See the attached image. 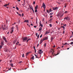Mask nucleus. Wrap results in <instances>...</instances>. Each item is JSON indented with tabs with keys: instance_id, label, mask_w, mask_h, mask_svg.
Returning <instances> with one entry per match:
<instances>
[{
	"instance_id": "obj_42",
	"label": "nucleus",
	"mask_w": 73,
	"mask_h": 73,
	"mask_svg": "<svg viewBox=\"0 0 73 73\" xmlns=\"http://www.w3.org/2000/svg\"><path fill=\"white\" fill-rule=\"evenodd\" d=\"M32 9L33 13H35V11H34V10H33V9Z\"/></svg>"
},
{
	"instance_id": "obj_29",
	"label": "nucleus",
	"mask_w": 73,
	"mask_h": 73,
	"mask_svg": "<svg viewBox=\"0 0 73 73\" xmlns=\"http://www.w3.org/2000/svg\"><path fill=\"white\" fill-rule=\"evenodd\" d=\"M53 14V13H50L49 15H52Z\"/></svg>"
},
{
	"instance_id": "obj_50",
	"label": "nucleus",
	"mask_w": 73,
	"mask_h": 73,
	"mask_svg": "<svg viewBox=\"0 0 73 73\" xmlns=\"http://www.w3.org/2000/svg\"><path fill=\"white\" fill-rule=\"evenodd\" d=\"M40 26H41V27H43V25H42V24H41Z\"/></svg>"
},
{
	"instance_id": "obj_15",
	"label": "nucleus",
	"mask_w": 73,
	"mask_h": 73,
	"mask_svg": "<svg viewBox=\"0 0 73 73\" xmlns=\"http://www.w3.org/2000/svg\"><path fill=\"white\" fill-rule=\"evenodd\" d=\"M29 7H30V8L31 9H33V7H32V6H31L30 5Z\"/></svg>"
},
{
	"instance_id": "obj_23",
	"label": "nucleus",
	"mask_w": 73,
	"mask_h": 73,
	"mask_svg": "<svg viewBox=\"0 0 73 73\" xmlns=\"http://www.w3.org/2000/svg\"><path fill=\"white\" fill-rule=\"evenodd\" d=\"M48 39V37H45L44 38V40H47Z\"/></svg>"
},
{
	"instance_id": "obj_59",
	"label": "nucleus",
	"mask_w": 73,
	"mask_h": 73,
	"mask_svg": "<svg viewBox=\"0 0 73 73\" xmlns=\"http://www.w3.org/2000/svg\"><path fill=\"white\" fill-rule=\"evenodd\" d=\"M33 4H35V1H34L33 2Z\"/></svg>"
},
{
	"instance_id": "obj_30",
	"label": "nucleus",
	"mask_w": 73,
	"mask_h": 73,
	"mask_svg": "<svg viewBox=\"0 0 73 73\" xmlns=\"http://www.w3.org/2000/svg\"><path fill=\"white\" fill-rule=\"evenodd\" d=\"M16 9H17V11H19V8H18V7H16Z\"/></svg>"
},
{
	"instance_id": "obj_36",
	"label": "nucleus",
	"mask_w": 73,
	"mask_h": 73,
	"mask_svg": "<svg viewBox=\"0 0 73 73\" xmlns=\"http://www.w3.org/2000/svg\"><path fill=\"white\" fill-rule=\"evenodd\" d=\"M3 47V46L2 45L0 46V49H1V48H2Z\"/></svg>"
},
{
	"instance_id": "obj_46",
	"label": "nucleus",
	"mask_w": 73,
	"mask_h": 73,
	"mask_svg": "<svg viewBox=\"0 0 73 73\" xmlns=\"http://www.w3.org/2000/svg\"><path fill=\"white\" fill-rule=\"evenodd\" d=\"M3 30H5V28H3Z\"/></svg>"
},
{
	"instance_id": "obj_32",
	"label": "nucleus",
	"mask_w": 73,
	"mask_h": 73,
	"mask_svg": "<svg viewBox=\"0 0 73 73\" xmlns=\"http://www.w3.org/2000/svg\"><path fill=\"white\" fill-rule=\"evenodd\" d=\"M42 51V50H41V49H40V50H39L38 52H41V51Z\"/></svg>"
},
{
	"instance_id": "obj_26",
	"label": "nucleus",
	"mask_w": 73,
	"mask_h": 73,
	"mask_svg": "<svg viewBox=\"0 0 73 73\" xmlns=\"http://www.w3.org/2000/svg\"><path fill=\"white\" fill-rule=\"evenodd\" d=\"M31 59L33 60H34V56H33L31 57Z\"/></svg>"
},
{
	"instance_id": "obj_44",
	"label": "nucleus",
	"mask_w": 73,
	"mask_h": 73,
	"mask_svg": "<svg viewBox=\"0 0 73 73\" xmlns=\"http://www.w3.org/2000/svg\"><path fill=\"white\" fill-rule=\"evenodd\" d=\"M34 49V50H36V48H35V46H34V47L33 48Z\"/></svg>"
},
{
	"instance_id": "obj_53",
	"label": "nucleus",
	"mask_w": 73,
	"mask_h": 73,
	"mask_svg": "<svg viewBox=\"0 0 73 73\" xmlns=\"http://www.w3.org/2000/svg\"><path fill=\"white\" fill-rule=\"evenodd\" d=\"M50 29H49L47 32H50Z\"/></svg>"
},
{
	"instance_id": "obj_13",
	"label": "nucleus",
	"mask_w": 73,
	"mask_h": 73,
	"mask_svg": "<svg viewBox=\"0 0 73 73\" xmlns=\"http://www.w3.org/2000/svg\"><path fill=\"white\" fill-rule=\"evenodd\" d=\"M10 65H11V66L12 67H13V64H12V63H11L10 64Z\"/></svg>"
},
{
	"instance_id": "obj_47",
	"label": "nucleus",
	"mask_w": 73,
	"mask_h": 73,
	"mask_svg": "<svg viewBox=\"0 0 73 73\" xmlns=\"http://www.w3.org/2000/svg\"><path fill=\"white\" fill-rule=\"evenodd\" d=\"M52 18L50 19V21H51L52 20Z\"/></svg>"
},
{
	"instance_id": "obj_12",
	"label": "nucleus",
	"mask_w": 73,
	"mask_h": 73,
	"mask_svg": "<svg viewBox=\"0 0 73 73\" xmlns=\"http://www.w3.org/2000/svg\"><path fill=\"white\" fill-rule=\"evenodd\" d=\"M29 52L27 53L26 54V56H27L29 55Z\"/></svg>"
},
{
	"instance_id": "obj_6",
	"label": "nucleus",
	"mask_w": 73,
	"mask_h": 73,
	"mask_svg": "<svg viewBox=\"0 0 73 73\" xmlns=\"http://www.w3.org/2000/svg\"><path fill=\"white\" fill-rule=\"evenodd\" d=\"M9 51V50L7 49H6L5 50V52H8Z\"/></svg>"
},
{
	"instance_id": "obj_10",
	"label": "nucleus",
	"mask_w": 73,
	"mask_h": 73,
	"mask_svg": "<svg viewBox=\"0 0 73 73\" xmlns=\"http://www.w3.org/2000/svg\"><path fill=\"white\" fill-rule=\"evenodd\" d=\"M50 33V31H49V32L46 31L45 35H47V34H48V33Z\"/></svg>"
},
{
	"instance_id": "obj_21",
	"label": "nucleus",
	"mask_w": 73,
	"mask_h": 73,
	"mask_svg": "<svg viewBox=\"0 0 73 73\" xmlns=\"http://www.w3.org/2000/svg\"><path fill=\"white\" fill-rule=\"evenodd\" d=\"M61 28H63V30H64L65 29V27H64V26H61Z\"/></svg>"
},
{
	"instance_id": "obj_4",
	"label": "nucleus",
	"mask_w": 73,
	"mask_h": 73,
	"mask_svg": "<svg viewBox=\"0 0 73 73\" xmlns=\"http://www.w3.org/2000/svg\"><path fill=\"white\" fill-rule=\"evenodd\" d=\"M58 8V7H53L52 9H53V10L56 11V10H57Z\"/></svg>"
},
{
	"instance_id": "obj_5",
	"label": "nucleus",
	"mask_w": 73,
	"mask_h": 73,
	"mask_svg": "<svg viewBox=\"0 0 73 73\" xmlns=\"http://www.w3.org/2000/svg\"><path fill=\"white\" fill-rule=\"evenodd\" d=\"M54 51H53V52H52V55H53V54H54ZM58 54H59V53H58L56 54H54V55L53 56H56V55H58Z\"/></svg>"
},
{
	"instance_id": "obj_61",
	"label": "nucleus",
	"mask_w": 73,
	"mask_h": 73,
	"mask_svg": "<svg viewBox=\"0 0 73 73\" xmlns=\"http://www.w3.org/2000/svg\"><path fill=\"white\" fill-rule=\"evenodd\" d=\"M52 33H53L54 32V31L53 30L52 31Z\"/></svg>"
},
{
	"instance_id": "obj_56",
	"label": "nucleus",
	"mask_w": 73,
	"mask_h": 73,
	"mask_svg": "<svg viewBox=\"0 0 73 73\" xmlns=\"http://www.w3.org/2000/svg\"><path fill=\"white\" fill-rule=\"evenodd\" d=\"M40 38H41V37H42V35H41L40 36Z\"/></svg>"
},
{
	"instance_id": "obj_8",
	"label": "nucleus",
	"mask_w": 73,
	"mask_h": 73,
	"mask_svg": "<svg viewBox=\"0 0 73 73\" xmlns=\"http://www.w3.org/2000/svg\"><path fill=\"white\" fill-rule=\"evenodd\" d=\"M9 5V3H8V4H6L5 5H4L3 6L4 7H7L8 5Z\"/></svg>"
},
{
	"instance_id": "obj_43",
	"label": "nucleus",
	"mask_w": 73,
	"mask_h": 73,
	"mask_svg": "<svg viewBox=\"0 0 73 73\" xmlns=\"http://www.w3.org/2000/svg\"><path fill=\"white\" fill-rule=\"evenodd\" d=\"M68 13V11H65L64 12V13Z\"/></svg>"
},
{
	"instance_id": "obj_34",
	"label": "nucleus",
	"mask_w": 73,
	"mask_h": 73,
	"mask_svg": "<svg viewBox=\"0 0 73 73\" xmlns=\"http://www.w3.org/2000/svg\"><path fill=\"white\" fill-rule=\"evenodd\" d=\"M37 12V9H35V12L36 13Z\"/></svg>"
},
{
	"instance_id": "obj_20",
	"label": "nucleus",
	"mask_w": 73,
	"mask_h": 73,
	"mask_svg": "<svg viewBox=\"0 0 73 73\" xmlns=\"http://www.w3.org/2000/svg\"><path fill=\"white\" fill-rule=\"evenodd\" d=\"M53 40V37H51V41H52Z\"/></svg>"
},
{
	"instance_id": "obj_55",
	"label": "nucleus",
	"mask_w": 73,
	"mask_h": 73,
	"mask_svg": "<svg viewBox=\"0 0 73 73\" xmlns=\"http://www.w3.org/2000/svg\"><path fill=\"white\" fill-rule=\"evenodd\" d=\"M19 15L20 16H21V14H19Z\"/></svg>"
},
{
	"instance_id": "obj_58",
	"label": "nucleus",
	"mask_w": 73,
	"mask_h": 73,
	"mask_svg": "<svg viewBox=\"0 0 73 73\" xmlns=\"http://www.w3.org/2000/svg\"><path fill=\"white\" fill-rule=\"evenodd\" d=\"M58 30L59 31H60V28H58Z\"/></svg>"
},
{
	"instance_id": "obj_60",
	"label": "nucleus",
	"mask_w": 73,
	"mask_h": 73,
	"mask_svg": "<svg viewBox=\"0 0 73 73\" xmlns=\"http://www.w3.org/2000/svg\"><path fill=\"white\" fill-rule=\"evenodd\" d=\"M73 37V36H70V38H71V37Z\"/></svg>"
},
{
	"instance_id": "obj_41",
	"label": "nucleus",
	"mask_w": 73,
	"mask_h": 73,
	"mask_svg": "<svg viewBox=\"0 0 73 73\" xmlns=\"http://www.w3.org/2000/svg\"><path fill=\"white\" fill-rule=\"evenodd\" d=\"M46 46V43H45L44 44V46L45 48Z\"/></svg>"
},
{
	"instance_id": "obj_54",
	"label": "nucleus",
	"mask_w": 73,
	"mask_h": 73,
	"mask_svg": "<svg viewBox=\"0 0 73 73\" xmlns=\"http://www.w3.org/2000/svg\"><path fill=\"white\" fill-rule=\"evenodd\" d=\"M22 16H24V14L23 13H22Z\"/></svg>"
},
{
	"instance_id": "obj_22",
	"label": "nucleus",
	"mask_w": 73,
	"mask_h": 73,
	"mask_svg": "<svg viewBox=\"0 0 73 73\" xmlns=\"http://www.w3.org/2000/svg\"><path fill=\"white\" fill-rule=\"evenodd\" d=\"M67 5V4L66 3H65L64 5V8H66V5Z\"/></svg>"
},
{
	"instance_id": "obj_31",
	"label": "nucleus",
	"mask_w": 73,
	"mask_h": 73,
	"mask_svg": "<svg viewBox=\"0 0 73 73\" xmlns=\"http://www.w3.org/2000/svg\"><path fill=\"white\" fill-rule=\"evenodd\" d=\"M22 57H25V56H24V54H23Z\"/></svg>"
},
{
	"instance_id": "obj_7",
	"label": "nucleus",
	"mask_w": 73,
	"mask_h": 73,
	"mask_svg": "<svg viewBox=\"0 0 73 73\" xmlns=\"http://www.w3.org/2000/svg\"><path fill=\"white\" fill-rule=\"evenodd\" d=\"M3 39L5 41V42H7V39H6V38H5V37H3Z\"/></svg>"
},
{
	"instance_id": "obj_51",
	"label": "nucleus",
	"mask_w": 73,
	"mask_h": 73,
	"mask_svg": "<svg viewBox=\"0 0 73 73\" xmlns=\"http://www.w3.org/2000/svg\"><path fill=\"white\" fill-rule=\"evenodd\" d=\"M39 35H38L37 36L38 39V38H39Z\"/></svg>"
},
{
	"instance_id": "obj_52",
	"label": "nucleus",
	"mask_w": 73,
	"mask_h": 73,
	"mask_svg": "<svg viewBox=\"0 0 73 73\" xmlns=\"http://www.w3.org/2000/svg\"><path fill=\"white\" fill-rule=\"evenodd\" d=\"M34 27L35 28H37V26H34Z\"/></svg>"
},
{
	"instance_id": "obj_48",
	"label": "nucleus",
	"mask_w": 73,
	"mask_h": 73,
	"mask_svg": "<svg viewBox=\"0 0 73 73\" xmlns=\"http://www.w3.org/2000/svg\"><path fill=\"white\" fill-rule=\"evenodd\" d=\"M63 25H64V27H66V24Z\"/></svg>"
},
{
	"instance_id": "obj_27",
	"label": "nucleus",
	"mask_w": 73,
	"mask_h": 73,
	"mask_svg": "<svg viewBox=\"0 0 73 73\" xmlns=\"http://www.w3.org/2000/svg\"><path fill=\"white\" fill-rule=\"evenodd\" d=\"M16 29H17V30L18 31V30H19V29L18 28V26H16Z\"/></svg>"
},
{
	"instance_id": "obj_16",
	"label": "nucleus",
	"mask_w": 73,
	"mask_h": 73,
	"mask_svg": "<svg viewBox=\"0 0 73 73\" xmlns=\"http://www.w3.org/2000/svg\"><path fill=\"white\" fill-rule=\"evenodd\" d=\"M38 8V5H36V7H35V9H37Z\"/></svg>"
},
{
	"instance_id": "obj_3",
	"label": "nucleus",
	"mask_w": 73,
	"mask_h": 73,
	"mask_svg": "<svg viewBox=\"0 0 73 73\" xmlns=\"http://www.w3.org/2000/svg\"><path fill=\"white\" fill-rule=\"evenodd\" d=\"M42 7H43L44 8V11H45V8H46V6L44 3H43V4L42 5Z\"/></svg>"
},
{
	"instance_id": "obj_11",
	"label": "nucleus",
	"mask_w": 73,
	"mask_h": 73,
	"mask_svg": "<svg viewBox=\"0 0 73 73\" xmlns=\"http://www.w3.org/2000/svg\"><path fill=\"white\" fill-rule=\"evenodd\" d=\"M41 30H42V28H41V27H40L39 28V29L38 30V31H41Z\"/></svg>"
},
{
	"instance_id": "obj_28",
	"label": "nucleus",
	"mask_w": 73,
	"mask_h": 73,
	"mask_svg": "<svg viewBox=\"0 0 73 73\" xmlns=\"http://www.w3.org/2000/svg\"><path fill=\"white\" fill-rule=\"evenodd\" d=\"M19 44V42H17L16 44V45H16V46H17V44Z\"/></svg>"
},
{
	"instance_id": "obj_33",
	"label": "nucleus",
	"mask_w": 73,
	"mask_h": 73,
	"mask_svg": "<svg viewBox=\"0 0 73 73\" xmlns=\"http://www.w3.org/2000/svg\"><path fill=\"white\" fill-rule=\"evenodd\" d=\"M50 27H52V25L51 24H50L49 25Z\"/></svg>"
},
{
	"instance_id": "obj_18",
	"label": "nucleus",
	"mask_w": 73,
	"mask_h": 73,
	"mask_svg": "<svg viewBox=\"0 0 73 73\" xmlns=\"http://www.w3.org/2000/svg\"><path fill=\"white\" fill-rule=\"evenodd\" d=\"M44 40H45L44 39V38L41 39L40 40H41L42 42H43V41H44Z\"/></svg>"
},
{
	"instance_id": "obj_38",
	"label": "nucleus",
	"mask_w": 73,
	"mask_h": 73,
	"mask_svg": "<svg viewBox=\"0 0 73 73\" xmlns=\"http://www.w3.org/2000/svg\"><path fill=\"white\" fill-rule=\"evenodd\" d=\"M8 27H6V28H5V29L6 30H7V29H8Z\"/></svg>"
},
{
	"instance_id": "obj_64",
	"label": "nucleus",
	"mask_w": 73,
	"mask_h": 73,
	"mask_svg": "<svg viewBox=\"0 0 73 73\" xmlns=\"http://www.w3.org/2000/svg\"><path fill=\"white\" fill-rule=\"evenodd\" d=\"M72 32V35H73V32Z\"/></svg>"
},
{
	"instance_id": "obj_39",
	"label": "nucleus",
	"mask_w": 73,
	"mask_h": 73,
	"mask_svg": "<svg viewBox=\"0 0 73 73\" xmlns=\"http://www.w3.org/2000/svg\"><path fill=\"white\" fill-rule=\"evenodd\" d=\"M30 40H31V39H28L27 40V42H28V41H29Z\"/></svg>"
},
{
	"instance_id": "obj_63",
	"label": "nucleus",
	"mask_w": 73,
	"mask_h": 73,
	"mask_svg": "<svg viewBox=\"0 0 73 73\" xmlns=\"http://www.w3.org/2000/svg\"><path fill=\"white\" fill-rule=\"evenodd\" d=\"M42 21H44V19H42Z\"/></svg>"
},
{
	"instance_id": "obj_35",
	"label": "nucleus",
	"mask_w": 73,
	"mask_h": 73,
	"mask_svg": "<svg viewBox=\"0 0 73 73\" xmlns=\"http://www.w3.org/2000/svg\"><path fill=\"white\" fill-rule=\"evenodd\" d=\"M73 44V42H71V43H70V44L71 45H72V44Z\"/></svg>"
},
{
	"instance_id": "obj_19",
	"label": "nucleus",
	"mask_w": 73,
	"mask_h": 73,
	"mask_svg": "<svg viewBox=\"0 0 73 73\" xmlns=\"http://www.w3.org/2000/svg\"><path fill=\"white\" fill-rule=\"evenodd\" d=\"M28 21H29L28 20L27 21L26 20H25L24 21V23H26V22H28Z\"/></svg>"
},
{
	"instance_id": "obj_14",
	"label": "nucleus",
	"mask_w": 73,
	"mask_h": 73,
	"mask_svg": "<svg viewBox=\"0 0 73 73\" xmlns=\"http://www.w3.org/2000/svg\"><path fill=\"white\" fill-rule=\"evenodd\" d=\"M16 42V41L15 40L13 42V44H15Z\"/></svg>"
},
{
	"instance_id": "obj_2",
	"label": "nucleus",
	"mask_w": 73,
	"mask_h": 73,
	"mask_svg": "<svg viewBox=\"0 0 73 73\" xmlns=\"http://www.w3.org/2000/svg\"><path fill=\"white\" fill-rule=\"evenodd\" d=\"M14 29V27H11V31H10V33H12L13 32V29Z\"/></svg>"
},
{
	"instance_id": "obj_9",
	"label": "nucleus",
	"mask_w": 73,
	"mask_h": 73,
	"mask_svg": "<svg viewBox=\"0 0 73 73\" xmlns=\"http://www.w3.org/2000/svg\"><path fill=\"white\" fill-rule=\"evenodd\" d=\"M65 19H66V20H68V19H69V17H65L64 19V20H65Z\"/></svg>"
},
{
	"instance_id": "obj_40",
	"label": "nucleus",
	"mask_w": 73,
	"mask_h": 73,
	"mask_svg": "<svg viewBox=\"0 0 73 73\" xmlns=\"http://www.w3.org/2000/svg\"><path fill=\"white\" fill-rule=\"evenodd\" d=\"M41 54V52H38V54Z\"/></svg>"
},
{
	"instance_id": "obj_17",
	"label": "nucleus",
	"mask_w": 73,
	"mask_h": 73,
	"mask_svg": "<svg viewBox=\"0 0 73 73\" xmlns=\"http://www.w3.org/2000/svg\"><path fill=\"white\" fill-rule=\"evenodd\" d=\"M1 45L2 46H3L4 45V43H3V41H2L1 42Z\"/></svg>"
},
{
	"instance_id": "obj_37",
	"label": "nucleus",
	"mask_w": 73,
	"mask_h": 73,
	"mask_svg": "<svg viewBox=\"0 0 73 73\" xmlns=\"http://www.w3.org/2000/svg\"><path fill=\"white\" fill-rule=\"evenodd\" d=\"M40 26H41V21H40L39 23Z\"/></svg>"
},
{
	"instance_id": "obj_62",
	"label": "nucleus",
	"mask_w": 73,
	"mask_h": 73,
	"mask_svg": "<svg viewBox=\"0 0 73 73\" xmlns=\"http://www.w3.org/2000/svg\"><path fill=\"white\" fill-rule=\"evenodd\" d=\"M46 11H47V12L48 13V12H49V11H48V10H47Z\"/></svg>"
},
{
	"instance_id": "obj_57",
	"label": "nucleus",
	"mask_w": 73,
	"mask_h": 73,
	"mask_svg": "<svg viewBox=\"0 0 73 73\" xmlns=\"http://www.w3.org/2000/svg\"><path fill=\"white\" fill-rule=\"evenodd\" d=\"M22 62H23L21 61L19 62V63H21Z\"/></svg>"
},
{
	"instance_id": "obj_45",
	"label": "nucleus",
	"mask_w": 73,
	"mask_h": 73,
	"mask_svg": "<svg viewBox=\"0 0 73 73\" xmlns=\"http://www.w3.org/2000/svg\"><path fill=\"white\" fill-rule=\"evenodd\" d=\"M22 5H23V6H24V5H25V3H23V4H22Z\"/></svg>"
},
{
	"instance_id": "obj_1",
	"label": "nucleus",
	"mask_w": 73,
	"mask_h": 73,
	"mask_svg": "<svg viewBox=\"0 0 73 73\" xmlns=\"http://www.w3.org/2000/svg\"><path fill=\"white\" fill-rule=\"evenodd\" d=\"M22 39L23 40V42H25V41H26L28 40V37H25L23 38Z\"/></svg>"
},
{
	"instance_id": "obj_24",
	"label": "nucleus",
	"mask_w": 73,
	"mask_h": 73,
	"mask_svg": "<svg viewBox=\"0 0 73 73\" xmlns=\"http://www.w3.org/2000/svg\"><path fill=\"white\" fill-rule=\"evenodd\" d=\"M42 40H40V44H41L42 43Z\"/></svg>"
},
{
	"instance_id": "obj_25",
	"label": "nucleus",
	"mask_w": 73,
	"mask_h": 73,
	"mask_svg": "<svg viewBox=\"0 0 73 73\" xmlns=\"http://www.w3.org/2000/svg\"><path fill=\"white\" fill-rule=\"evenodd\" d=\"M35 56L36 58H38V57H37V55L35 54Z\"/></svg>"
},
{
	"instance_id": "obj_49",
	"label": "nucleus",
	"mask_w": 73,
	"mask_h": 73,
	"mask_svg": "<svg viewBox=\"0 0 73 73\" xmlns=\"http://www.w3.org/2000/svg\"><path fill=\"white\" fill-rule=\"evenodd\" d=\"M36 36H37V35H38V34H37V33H36Z\"/></svg>"
}]
</instances>
